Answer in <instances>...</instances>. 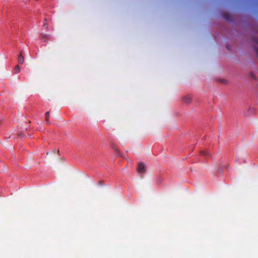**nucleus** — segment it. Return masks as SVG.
<instances>
[{"mask_svg": "<svg viewBox=\"0 0 258 258\" xmlns=\"http://www.w3.org/2000/svg\"><path fill=\"white\" fill-rule=\"evenodd\" d=\"M49 114H50L49 111H47V112L45 113V120H46V121L48 123H49Z\"/></svg>", "mask_w": 258, "mask_h": 258, "instance_id": "7", "label": "nucleus"}, {"mask_svg": "<svg viewBox=\"0 0 258 258\" xmlns=\"http://www.w3.org/2000/svg\"><path fill=\"white\" fill-rule=\"evenodd\" d=\"M200 154L202 156H204L205 157H208L210 155L209 153V151L208 150L201 151Z\"/></svg>", "mask_w": 258, "mask_h": 258, "instance_id": "6", "label": "nucleus"}, {"mask_svg": "<svg viewBox=\"0 0 258 258\" xmlns=\"http://www.w3.org/2000/svg\"><path fill=\"white\" fill-rule=\"evenodd\" d=\"M192 99V96L191 95H187L184 96L182 98L183 101L184 103L189 104L190 103Z\"/></svg>", "mask_w": 258, "mask_h": 258, "instance_id": "2", "label": "nucleus"}, {"mask_svg": "<svg viewBox=\"0 0 258 258\" xmlns=\"http://www.w3.org/2000/svg\"><path fill=\"white\" fill-rule=\"evenodd\" d=\"M253 41L255 42V43H257L258 42V40L256 38H253Z\"/></svg>", "mask_w": 258, "mask_h": 258, "instance_id": "9", "label": "nucleus"}, {"mask_svg": "<svg viewBox=\"0 0 258 258\" xmlns=\"http://www.w3.org/2000/svg\"><path fill=\"white\" fill-rule=\"evenodd\" d=\"M55 152H56V151H55V150H53V152H54V153H55Z\"/></svg>", "mask_w": 258, "mask_h": 258, "instance_id": "12", "label": "nucleus"}, {"mask_svg": "<svg viewBox=\"0 0 258 258\" xmlns=\"http://www.w3.org/2000/svg\"><path fill=\"white\" fill-rule=\"evenodd\" d=\"M138 171L140 173H144L146 171V165L144 163L139 164Z\"/></svg>", "mask_w": 258, "mask_h": 258, "instance_id": "1", "label": "nucleus"}, {"mask_svg": "<svg viewBox=\"0 0 258 258\" xmlns=\"http://www.w3.org/2000/svg\"><path fill=\"white\" fill-rule=\"evenodd\" d=\"M20 71V67L19 66L17 65L15 67L14 72L16 74L18 73Z\"/></svg>", "mask_w": 258, "mask_h": 258, "instance_id": "8", "label": "nucleus"}, {"mask_svg": "<svg viewBox=\"0 0 258 258\" xmlns=\"http://www.w3.org/2000/svg\"><path fill=\"white\" fill-rule=\"evenodd\" d=\"M254 49H255V51H256V52L257 53V54H258V48L255 47L254 48Z\"/></svg>", "mask_w": 258, "mask_h": 258, "instance_id": "10", "label": "nucleus"}, {"mask_svg": "<svg viewBox=\"0 0 258 258\" xmlns=\"http://www.w3.org/2000/svg\"><path fill=\"white\" fill-rule=\"evenodd\" d=\"M18 61L20 64H23L24 62V58L22 55V51L20 52V54L18 56Z\"/></svg>", "mask_w": 258, "mask_h": 258, "instance_id": "4", "label": "nucleus"}, {"mask_svg": "<svg viewBox=\"0 0 258 258\" xmlns=\"http://www.w3.org/2000/svg\"><path fill=\"white\" fill-rule=\"evenodd\" d=\"M49 35L46 34L41 33L40 35V38L44 41H46L47 39H49Z\"/></svg>", "mask_w": 258, "mask_h": 258, "instance_id": "3", "label": "nucleus"}, {"mask_svg": "<svg viewBox=\"0 0 258 258\" xmlns=\"http://www.w3.org/2000/svg\"><path fill=\"white\" fill-rule=\"evenodd\" d=\"M44 26H46V23H44Z\"/></svg>", "mask_w": 258, "mask_h": 258, "instance_id": "11", "label": "nucleus"}, {"mask_svg": "<svg viewBox=\"0 0 258 258\" xmlns=\"http://www.w3.org/2000/svg\"><path fill=\"white\" fill-rule=\"evenodd\" d=\"M223 18L224 19L228 21H230L232 19V17L230 15L228 14H224L223 15Z\"/></svg>", "mask_w": 258, "mask_h": 258, "instance_id": "5", "label": "nucleus"}]
</instances>
